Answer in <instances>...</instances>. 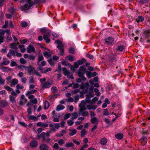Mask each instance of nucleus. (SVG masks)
Wrapping results in <instances>:
<instances>
[{
  "label": "nucleus",
  "mask_w": 150,
  "mask_h": 150,
  "mask_svg": "<svg viewBox=\"0 0 150 150\" xmlns=\"http://www.w3.org/2000/svg\"><path fill=\"white\" fill-rule=\"evenodd\" d=\"M50 128V130L53 133L55 132L56 129H57L61 127V125L59 123H51L49 125Z\"/></svg>",
  "instance_id": "f257e3e1"
},
{
  "label": "nucleus",
  "mask_w": 150,
  "mask_h": 150,
  "mask_svg": "<svg viewBox=\"0 0 150 150\" xmlns=\"http://www.w3.org/2000/svg\"><path fill=\"white\" fill-rule=\"evenodd\" d=\"M34 3L33 1H28L27 3L25 4L23 6L21 7V9L23 11L29 9L33 6Z\"/></svg>",
  "instance_id": "f03ea898"
},
{
  "label": "nucleus",
  "mask_w": 150,
  "mask_h": 150,
  "mask_svg": "<svg viewBox=\"0 0 150 150\" xmlns=\"http://www.w3.org/2000/svg\"><path fill=\"white\" fill-rule=\"evenodd\" d=\"M62 70L64 75L67 76L68 78L72 79H74V77L72 74L70 75L71 72L70 71L67 70L65 67H64L63 68Z\"/></svg>",
  "instance_id": "7ed1b4c3"
},
{
  "label": "nucleus",
  "mask_w": 150,
  "mask_h": 150,
  "mask_svg": "<svg viewBox=\"0 0 150 150\" xmlns=\"http://www.w3.org/2000/svg\"><path fill=\"white\" fill-rule=\"evenodd\" d=\"M114 39L111 37H109L105 39V44L107 45H112L114 44Z\"/></svg>",
  "instance_id": "20e7f679"
},
{
  "label": "nucleus",
  "mask_w": 150,
  "mask_h": 150,
  "mask_svg": "<svg viewBox=\"0 0 150 150\" xmlns=\"http://www.w3.org/2000/svg\"><path fill=\"white\" fill-rule=\"evenodd\" d=\"M25 67V70L28 71V72L29 74L31 75L33 74L34 71H35V68L33 67L32 65L26 66Z\"/></svg>",
  "instance_id": "39448f33"
},
{
  "label": "nucleus",
  "mask_w": 150,
  "mask_h": 150,
  "mask_svg": "<svg viewBox=\"0 0 150 150\" xmlns=\"http://www.w3.org/2000/svg\"><path fill=\"white\" fill-rule=\"evenodd\" d=\"M50 33L49 32H48L47 33L43 35L44 39L45 40L46 42L47 43H49L50 41Z\"/></svg>",
  "instance_id": "423d86ee"
},
{
  "label": "nucleus",
  "mask_w": 150,
  "mask_h": 150,
  "mask_svg": "<svg viewBox=\"0 0 150 150\" xmlns=\"http://www.w3.org/2000/svg\"><path fill=\"white\" fill-rule=\"evenodd\" d=\"M16 50H10L7 55V57L10 59L12 58V56L15 57L16 56Z\"/></svg>",
  "instance_id": "0eeeda50"
},
{
  "label": "nucleus",
  "mask_w": 150,
  "mask_h": 150,
  "mask_svg": "<svg viewBox=\"0 0 150 150\" xmlns=\"http://www.w3.org/2000/svg\"><path fill=\"white\" fill-rule=\"evenodd\" d=\"M35 48L32 45H29L27 48V52L29 53H31L32 52H35Z\"/></svg>",
  "instance_id": "6e6552de"
},
{
  "label": "nucleus",
  "mask_w": 150,
  "mask_h": 150,
  "mask_svg": "<svg viewBox=\"0 0 150 150\" xmlns=\"http://www.w3.org/2000/svg\"><path fill=\"white\" fill-rule=\"evenodd\" d=\"M51 83L49 81H47L42 84V86L44 88H50L51 86Z\"/></svg>",
  "instance_id": "1a4fd4ad"
},
{
  "label": "nucleus",
  "mask_w": 150,
  "mask_h": 150,
  "mask_svg": "<svg viewBox=\"0 0 150 150\" xmlns=\"http://www.w3.org/2000/svg\"><path fill=\"white\" fill-rule=\"evenodd\" d=\"M40 150H48L49 147L45 144H41L40 146Z\"/></svg>",
  "instance_id": "9d476101"
},
{
  "label": "nucleus",
  "mask_w": 150,
  "mask_h": 150,
  "mask_svg": "<svg viewBox=\"0 0 150 150\" xmlns=\"http://www.w3.org/2000/svg\"><path fill=\"white\" fill-rule=\"evenodd\" d=\"M89 86V84L88 83H81V84L80 88L81 89H88Z\"/></svg>",
  "instance_id": "9b49d317"
},
{
  "label": "nucleus",
  "mask_w": 150,
  "mask_h": 150,
  "mask_svg": "<svg viewBox=\"0 0 150 150\" xmlns=\"http://www.w3.org/2000/svg\"><path fill=\"white\" fill-rule=\"evenodd\" d=\"M8 105V103L5 100H1L0 101V106L2 108L6 107Z\"/></svg>",
  "instance_id": "f8f14e48"
},
{
  "label": "nucleus",
  "mask_w": 150,
  "mask_h": 150,
  "mask_svg": "<svg viewBox=\"0 0 150 150\" xmlns=\"http://www.w3.org/2000/svg\"><path fill=\"white\" fill-rule=\"evenodd\" d=\"M66 133V131L65 130L63 129L60 131L59 133L56 134H55V135L58 137H61Z\"/></svg>",
  "instance_id": "ddd939ff"
},
{
  "label": "nucleus",
  "mask_w": 150,
  "mask_h": 150,
  "mask_svg": "<svg viewBox=\"0 0 150 150\" xmlns=\"http://www.w3.org/2000/svg\"><path fill=\"white\" fill-rule=\"evenodd\" d=\"M91 122L93 124H98V120L96 117H93L91 118Z\"/></svg>",
  "instance_id": "4468645a"
},
{
  "label": "nucleus",
  "mask_w": 150,
  "mask_h": 150,
  "mask_svg": "<svg viewBox=\"0 0 150 150\" xmlns=\"http://www.w3.org/2000/svg\"><path fill=\"white\" fill-rule=\"evenodd\" d=\"M30 145L32 147H36L38 145V142L35 140H33L30 143Z\"/></svg>",
  "instance_id": "2eb2a0df"
},
{
  "label": "nucleus",
  "mask_w": 150,
  "mask_h": 150,
  "mask_svg": "<svg viewBox=\"0 0 150 150\" xmlns=\"http://www.w3.org/2000/svg\"><path fill=\"white\" fill-rule=\"evenodd\" d=\"M45 135L46 134L44 132H42L40 135H38V139H40L41 137H42V141H44L45 140Z\"/></svg>",
  "instance_id": "dca6fc26"
},
{
  "label": "nucleus",
  "mask_w": 150,
  "mask_h": 150,
  "mask_svg": "<svg viewBox=\"0 0 150 150\" xmlns=\"http://www.w3.org/2000/svg\"><path fill=\"white\" fill-rule=\"evenodd\" d=\"M0 69L2 71L4 72H8L11 70L10 68L6 67H1L0 68Z\"/></svg>",
  "instance_id": "f3484780"
},
{
  "label": "nucleus",
  "mask_w": 150,
  "mask_h": 150,
  "mask_svg": "<svg viewBox=\"0 0 150 150\" xmlns=\"http://www.w3.org/2000/svg\"><path fill=\"white\" fill-rule=\"evenodd\" d=\"M65 107L61 104L58 105L56 108V110L57 111H59L60 110H63Z\"/></svg>",
  "instance_id": "a211bd4d"
},
{
  "label": "nucleus",
  "mask_w": 150,
  "mask_h": 150,
  "mask_svg": "<svg viewBox=\"0 0 150 150\" xmlns=\"http://www.w3.org/2000/svg\"><path fill=\"white\" fill-rule=\"evenodd\" d=\"M107 140L105 138H103L100 139V143L102 145H104L106 144L107 143Z\"/></svg>",
  "instance_id": "6ab92c4d"
},
{
  "label": "nucleus",
  "mask_w": 150,
  "mask_h": 150,
  "mask_svg": "<svg viewBox=\"0 0 150 150\" xmlns=\"http://www.w3.org/2000/svg\"><path fill=\"white\" fill-rule=\"evenodd\" d=\"M70 132L69 134L70 136H72L75 134L77 132V130L75 129H71L69 130Z\"/></svg>",
  "instance_id": "aec40b11"
},
{
  "label": "nucleus",
  "mask_w": 150,
  "mask_h": 150,
  "mask_svg": "<svg viewBox=\"0 0 150 150\" xmlns=\"http://www.w3.org/2000/svg\"><path fill=\"white\" fill-rule=\"evenodd\" d=\"M18 82V80L16 79H13L12 80L11 85V86H15L17 84Z\"/></svg>",
  "instance_id": "412c9836"
},
{
  "label": "nucleus",
  "mask_w": 150,
  "mask_h": 150,
  "mask_svg": "<svg viewBox=\"0 0 150 150\" xmlns=\"http://www.w3.org/2000/svg\"><path fill=\"white\" fill-rule=\"evenodd\" d=\"M115 137L118 139H121L123 137V135L122 134L118 133L115 135Z\"/></svg>",
  "instance_id": "4be33fe9"
},
{
  "label": "nucleus",
  "mask_w": 150,
  "mask_h": 150,
  "mask_svg": "<svg viewBox=\"0 0 150 150\" xmlns=\"http://www.w3.org/2000/svg\"><path fill=\"white\" fill-rule=\"evenodd\" d=\"M18 47L20 49L21 52L23 53L25 51L26 49L25 48V46L24 45H19L18 46Z\"/></svg>",
  "instance_id": "5701e85b"
},
{
  "label": "nucleus",
  "mask_w": 150,
  "mask_h": 150,
  "mask_svg": "<svg viewBox=\"0 0 150 150\" xmlns=\"http://www.w3.org/2000/svg\"><path fill=\"white\" fill-rule=\"evenodd\" d=\"M6 59H3V62L1 63V65H7L9 64L10 63V61L9 60H6Z\"/></svg>",
  "instance_id": "b1692460"
},
{
  "label": "nucleus",
  "mask_w": 150,
  "mask_h": 150,
  "mask_svg": "<svg viewBox=\"0 0 150 150\" xmlns=\"http://www.w3.org/2000/svg\"><path fill=\"white\" fill-rule=\"evenodd\" d=\"M72 117L71 119L72 120H73L74 119H76L77 118L78 116V113L76 112H74L71 114Z\"/></svg>",
  "instance_id": "393cba45"
},
{
  "label": "nucleus",
  "mask_w": 150,
  "mask_h": 150,
  "mask_svg": "<svg viewBox=\"0 0 150 150\" xmlns=\"http://www.w3.org/2000/svg\"><path fill=\"white\" fill-rule=\"evenodd\" d=\"M140 140H141L142 145H144L146 143L147 139L146 137H143Z\"/></svg>",
  "instance_id": "a878e982"
},
{
  "label": "nucleus",
  "mask_w": 150,
  "mask_h": 150,
  "mask_svg": "<svg viewBox=\"0 0 150 150\" xmlns=\"http://www.w3.org/2000/svg\"><path fill=\"white\" fill-rule=\"evenodd\" d=\"M125 49V47L123 46H118L116 50L118 51L122 52Z\"/></svg>",
  "instance_id": "bb28decb"
},
{
  "label": "nucleus",
  "mask_w": 150,
  "mask_h": 150,
  "mask_svg": "<svg viewBox=\"0 0 150 150\" xmlns=\"http://www.w3.org/2000/svg\"><path fill=\"white\" fill-rule=\"evenodd\" d=\"M16 97L13 96H12V95H10L9 98H10V100L12 103H14L16 102L15 98Z\"/></svg>",
  "instance_id": "cd10ccee"
},
{
  "label": "nucleus",
  "mask_w": 150,
  "mask_h": 150,
  "mask_svg": "<svg viewBox=\"0 0 150 150\" xmlns=\"http://www.w3.org/2000/svg\"><path fill=\"white\" fill-rule=\"evenodd\" d=\"M37 91V90H30V91H28L26 94V95L27 96H28L29 95H30V94H33L35 93Z\"/></svg>",
  "instance_id": "c85d7f7f"
},
{
  "label": "nucleus",
  "mask_w": 150,
  "mask_h": 150,
  "mask_svg": "<svg viewBox=\"0 0 150 150\" xmlns=\"http://www.w3.org/2000/svg\"><path fill=\"white\" fill-rule=\"evenodd\" d=\"M144 18L142 16H139L136 19V21L138 23L142 22L144 20Z\"/></svg>",
  "instance_id": "c756f323"
},
{
  "label": "nucleus",
  "mask_w": 150,
  "mask_h": 150,
  "mask_svg": "<svg viewBox=\"0 0 150 150\" xmlns=\"http://www.w3.org/2000/svg\"><path fill=\"white\" fill-rule=\"evenodd\" d=\"M74 57L71 55H69L66 57V59H68L71 62H73L74 61Z\"/></svg>",
  "instance_id": "7c9ffc66"
},
{
  "label": "nucleus",
  "mask_w": 150,
  "mask_h": 150,
  "mask_svg": "<svg viewBox=\"0 0 150 150\" xmlns=\"http://www.w3.org/2000/svg\"><path fill=\"white\" fill-rule=\"evenodd\" d=\"M48 61L51 66L53 65L55 63L54 61L51 58H50L48 60Z\"/></svg>",
  "instance_id": "2f4dec72"
},
{
  "label": "nucleus",
  "mask_w": 150,
  "mask_h": 150,
  "mask_svg": "<svg viewBox=\"0 0 150 150\" xmlns=\"http://www.w3.org/2000/svg\"><path fill=\"white\" fill-rule=\"evenodd\" d=\"M50 103L47 101H46L45 102L44 105V109L45 110L47 109L49 107Z\"/></svg>",
  "instance_id": "473e14b6"
},
{
  "label": "nucleus",
  "mask_w": 150,
  "mask_h": 150,
  "mask_svg": "<svg viewBox=\"0 0 150 150\" xmlns=\"http://www.w3.org/2000/svg\"><path fill=\"white\" fill-rule=\"evenodd\" d=\"M10 48L11 49H17V47L16 46V44L14 42L10 44Z\"/></svg>",
  "instance_id": "72a5a7b5"
},
{
  "label": "nucleus",
  "mask_w": 150,
  "mask_h": 150,
  "mask_svg": "<svg viewBox=\"0 0 150 150\" xmlns=\"http://www.w3.org/2000/svg\"><path fill=\"white\" fill-rule=\"evenodd\" d=\"M79 71H81L84 73H85L86 71V70L85 66H82L80 67L79 70Z\"/></svg>",
  "instance_id": "f704fd0d"
},
{
  "label": "nucleus",
  "mask_w": 150,
  "mask_h": 150,
  "mask_svg": "<svg viewBox=\"0 0 150 150\" xmlns=\"http://www.w3.org/2000/svg\"><path fill=\"white\" fill-rule=\"evenodd\" d=\"M37 64L39 66H44L46 65V62L43 60L41 62H38Z\"/></svg>",
  "instance_id": "c9c22d12"
},
{
  "label": "nucleus",
  "mask_w": 150,
  "mask_h": 150,
  "mask_svg": "<svg viewBox=\"0 0 150 150\" xmlns=\"http://www.w3.org/2000/svg\"><path fill=\"white\" fill-rule=\"evenodd\" d=\"M81 137H84L86 134V132L85 129H82L81 131Z\"/></svg>",
  "instance_id": "e433bc0d"
},
{
  "label": "nucleus",
  "mask_w": 150,
  "mask_h": 150,
  "mask_svg": "<svg viewBox=\"0 0 150 150\" xmlns=\"http://www.w3.org/2000/svg\"><path fill=\"white\" fill-rule=\"evenodd\" d=\"M74 144L73 143L70 142H67L65 144V146L67 147H73Z\"/></svg>",
  "instance_id": "4c0bfd02"
},
{
  "label": "nucleus",
  "mask_w": 150,
  "mask_h": 150,
  "mask_svg": "<svg viewBox=\"0 0 150 150\" xmlns=\"http://www.w3.org/2000/svg\"><path fill=\"white\" fill-rule=\"evenodd\" d=\"M27 100L20 99V100L19 104L21 105H23L25 104L26 101Z\"/></svg>",
  "instance_id": "58836bf2"
},
{
  "label": "nucleus",
  "mask_w": 150,
  "mask_h": 150,
  "mask_svg": "<svg viewBox=\"0 0 150 150\" xmlns=\"http://www.w3.org/2000/svg\"><path fill=\"white\" fill-rule=\"evenodd\" d=\"M38 62H40L41 61H43L44 60V57L42 55H38Z\"/></svg>",
  "instance_id": "ea45409f"
},
{
  "label": "nucleus",
  "mask_w": 150,
  "mask_h": 150,
  "mask_svg": "<svg viewBox=\"0 0 150 150\" xmlns=\"http://www.w3.org/2000/svg\"><path fill=\"white\" fill-rule=\"evenodd\" d=\"M86 75L88 78H90L92 77V74L91 72L87 71H86Z\"/></svg>",
  "instance_id": "a19ab883"
},
{
  "label": "nucleus",
  "mask_w": 150,
  "mask_h": 150,
  "mask_svg": "<svg viewBox=\"0 0 150 150\" xmlns=\"http://www.w3.org/2000/svg\"><path fill=\"white\" fill-rule=\"evenodd\" d=\"M35 57L34 55L30 54L29 56L28 59L30 60H34L35 59Z\"/></svg>",
  "instance_id": "79ce46f5"
},
{
  "label": "nucleus",
  "mask_w": 150,
  "mask_h": 150,
  "mask_svg": "<svg viewBox=\"0 0 150 150\" xmlns=\"http://www.w3.org/2000/svg\"><path fill=\"white\" fill-rule=\"evenodd\" d=\"M20 62L21 64H25L26 63V61L23 58H22L20 59Z\"/></svg>",
  "instance_id": "37998d69"
},
{
  "label": "nucleus",
  "mask_w": 150,
  "mask_h": 150,
  "mask_svg": "<svg viewBox=\"0 0 150 150\" xmlns=\"http://www.w3.org/2000/svg\"><path fill=\"white\" fill-rule=\"evenodd\" d=\"M16 88L18 89H22L24 88V86L20 84H18L16 86Z\"/></svg>",
  "instance_id": "c03bdc74"
},
{
  "label": "nucleus",
  "mask_w": 150,
  "mask_h": 150,
  "mask_svg": "<svg viewBox=\"0 0 150 150\" xmlns=\"http://www.w3.org/2000/svg\"><path fill=\"white\" fill-rule=\"evenodd\" d=\"M82 112L81 115L83 116L86 117L87 116L89 115L88 112L87 111Z\"/></svg>",
  "instance_id": "a18cd8bd"
},
{
  "label": "nucleus",
  "mask_w": 150,
  "mask_h": 150,
  "mask_svg": "<svg viewBox=\"0 0 150 150\" xmlns=\"http://www.w3.org/2000/svg\"><path fill=\"white\" fill-rule=\"evenodd\" d=\"M85 73H84L81 71H78V75L79 77H82L84 74Z\"/></svg>",
  "instance_id": "49530a36"
},
{
  "label": "nucleus",
  "mask_w": 150,
  "mask_h": 150,
  "mask_svg": "<svg viewBox=\"0 0 150 150\" xmlns=\"http://www.w3.org/2000/svg\"><path fill=\"white\" fill-rule=\"evenodd\" d=\"M26 66L23 65H18V67L21 70H23L25 69V67Z\"/></svg>",
  "instance_id": "de8ad7c7"
},
{
  "label": "nucleus",
  "mask_w": 150,
  "mask_h": 150,
  "mask_svg": "<svg viewBox=\"0 0 150 150\" xmlns=\"http://www.w3.org/2000/svg\"><path fill=\"white\" fill-rule=\"evenodd\" d=\"M17 63L16 62L14 61L13 60H11L10 64V66L12 67H14L16 65Z\"/></svg>",
  "instance_id": "09e8293b"
},
{
  "label": "nucleus",
  "mask_w": 150,
  "mask_h": 150,
  "mask_svg": "<svg viewBox=\"0 0 150 150\" xmlns=\"http://www.w3.org/2000/svg\"><path fill=\"white\" fill-rule=\"evenodd\" d=\"M67 123L69 126H71L74 124V122L71 119V120H68L67 121Z\"/></svg>",
  "instance_id": "8fccbe9b"
},
{
  "label": "nucleus",
  "mask_w": 150,
  "mask_h": 150,
  "mask_svg": "<svg viewBox=\"0 0 150 150\" xmlns=\"http://www.w3.org/2000/svg\"><path fill=\"white\" fill-rule=\"evenodd\" d=\"M35 82L34 80L32 77H30L29 79V83H33Z\"/></svg>",
  "instance_id": "3c124183"
},
{
  "label": "nucleus",
  "mask_w": 150,
  "mask_h": 150,
  "mask_svg": "<svg viewBox=\"0 0 150 150\" xmlns=\"http://www.w3.org/2000/svg\"><path fill=\"white\" fill-rule=\"evenodd\" d=\"M5 80L2 78L1 76L0 75V84L3 85L4 84Z\"/></svg>",
  "instance_id": "603ef678"
},
{
  "label": "nucleus",
  "mask_w": 150,
  "mask_h": 150,
  "mask_svg": "<svg viewBox=\"0 0 150 150\" xmlns=\"http://www.w3.org/2000/svg\"><path fill=\"white\" fill-rule=\"evenodd\" d=\"M4 88L8 91H11L12 90V89L8 86L5 85L4 86Z\"/></svg>",
  "instance_id": "864d4df0"
},
{
  "label": "nucleus",
  "mask_w": 150,
  "mask_h": 150,
  "mask_svg": "<svg viewBox=\"0 0 150 150\" xmlns=\"http://www.w3.org/2000/svg\"><path fill=\"white\" fill-rule=\"evenodd\" d=\"M30 101L33 103L35 104H37L38 103V100L36 98L31 100H30Z\"/></svg>",
  "instance_id": "5fc2aeb1"
},
{
  "label": "nucleus",
  "mask_w": 150,
  "mask_h": 150,
  "mask_svg": "<svg viewBox=\"0 0 150 150\" xmlns=\"http://www.w3.org/2000/svg\"><path fill=\"white\" fill-rule=\"evenodd\" d=\"M94 91L95 93H97L96 94V95L97 96H99L100 95V93L99 92V90L98 89L96 88H95L94 89Z\"/></svg>",
  "instance_id": "6e6d98bb"
},
{
  "label": "nucleus",
  "mask_w": 150,
  "mask_h": 150,
  "mask_svg": "<svg viewBox=\"0 0 150 150\" xmlns=\"http://www.w3.org/2000/svg\"><path fill=\"white\" fill-rule=\"evenodd\" d=\"M43 55L45 57H49L50 56V54L47 51H45L43 52Z\"/></svg>",
  "instance_id": "4d7b16f0"
},
{
  "label": "nucleus",
  "mask_w": 150,
  "mask_h": 150,
  "mask_svg": "<svg viewBox=\"0 0 150 150\" xmlns=\"http://www.w3.org/2000/svg\"><path fill=\"white\" fill-rule=\"evenodd\" d=\"M8 21H5V24L2 26V28H7L8 27Z\"/></svg>",
  "instance_id": "13d9d810"
},
{
  "label": "nucleus",
  "mask_w": 150,
  "mask_h": 150,
  "mask_svg": "<svg viewBox=\"0 0 150 150\" xmlns=\"http://www.w3.org/2000/svg\"><path fill=\"white\" fill-rule=\"evenodd\" d=\"M103 115L108 116L109 115V113L108 112L107 109H105L103 110Z\"/></svg>",
  "instance_id": "bf43d9fd"
},
{
  "label": "nucleus",
  "mask_w": 150,
  "mask_h": 150,
  "mask_svg": "<svg viewBox=\"0 0 150 150\" xmlns=\"http://www.w3.org/2000/svg\"><path fill=\"white\" fill-rule=\"evenodd\" d=\"M58 143L59 145L62 146L64 143V141L63 139H60L58 140Z\"/></svg>",
  "instance_id": "052dcab7"
},
{
  "label": "nucleus",
  "mask_w": 150,
  "mask_h": 150,
  "mask_svg": "<svg viewBox=\"0 0 150 150\" xmlns=\"http://www.w3.org/2000/svg\"><path fill=\"white\" fill-rule=\"evenodd\" d=\"M71 115L70 113H67L65 114L64 117V119L66 120L69 118L70 117Z\"/></svg>",
  "instance_id": "680f3d73"
},
{
  "label": "nucleus",
  "mask_w": 150,
  "mask_h": 150,
  "mask_svg": "<svg viewBox=\"0 0 150 150\" xmlns=\"http://www.w3.org/2000/svg\"><path fill=\"white\" fill-rule=\"evenodd\" d=\"M21 25L22 27H25L27 26L28 23L25 21H23L21 22Z\"/></svg>",
  "instance_id": "e2e57ef3"
},
{
  "label": "nucleus",
  "mask_w": 150,
  "mask_h": 150,
  "mask_svg": "<svg viewBox=\"0 0 150 150\" xmlns=\"http://www.w3.org/2000/svg\"><path fill=\"white\" fill-rule=\"evenodd\" d=\"M52 91L53 93H56L57 91V88L55 86L52 87L51 88Z\"/></svg>",
  "instance_id": "0e129e2a"
},
{
  "label": "nucleus",
  "mask_w": 150,
  "mask_h": 150,
  "mask_svg": "<svg viewBox=\"0 0 150 150\" xmlns=\"http://www.w3.org/2000/svg\"><path fill=\"white\" fill-rule=\"evenodd\" d=\"M4 31L2 29H0V36H3L4 35Z\"/></svg>",
  "instance_id": "69168bd1"
},
{
  "label": "nucleus",
  "mask_w": 150,
  "mask_h": 150,
  "mask_svg": "<svg viewBox=\"0 0 150 150\" xmlns=\"http://www.w3.org/2000/svg\"><path fill=\"white\" fill-rule=\"evenodd\" d=\"M33 74H34L35 75H36L37 76H39L40 77L41 76V74L38 71H36L35 69V71H34Z\"/></svg>",
  "instance_id": "338daca9"
},
{
  "label": "nucleus",
  "mask_w": 150,
  "mask_h": 150,
  "mask_svg": "<svg viewBox=\"0 0 150 150\" xmlns=\"http://www.w3.org/2000/svg\"><path fill=\"white\" fill-rule=\"evenodd\" d=\"M79 95H76L74 98V102L75 103H76L79 99Z\"/></svg>",
  "instance_id": "774afa93"
}]
</instances>
